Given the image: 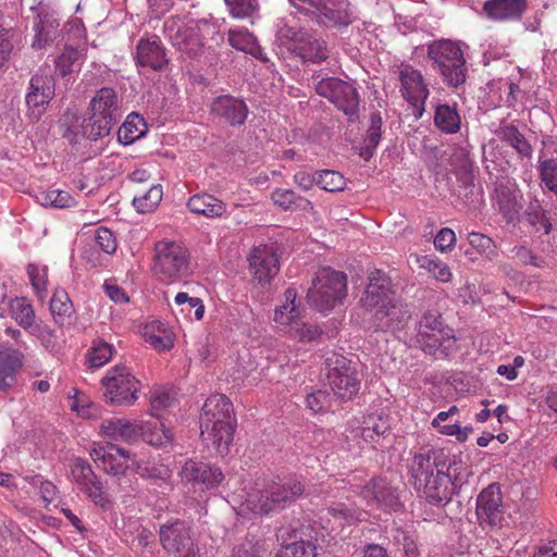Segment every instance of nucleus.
Segmentation results:
<instances>
[{"label": "nucleus", "instance_id": "nucleus-1", "mask_svg": "<svg viewBox=\"0 0 557 557\" xmlns=\"http://www.w3.org/2000/svg\"><path fill=\"white\" fill-rule=\"evenodd\" d=\"M236 428L232 401L223 394H213L205 401L200 414V435L219 454L228 451Z\"/></svg>", "mask_w": 557, "mask_h": 557}, {"label": "nucleus", "instance_id": "nucleus-2", "mask_svg": "<svg viewBox=\"0 0 557 557\" xmlns=\"http://www.w3.org/2000/svg\"><path fill=\"white\" fill-rule=\"evenodd\" d=\"M409 473L414 488L433 505L448 503L456 492V483L445 473L444 465L440 466L435 453L433 457L430 453L416 454Z\"/></svg>", "mask_w": 557, "mask_h": 557}, {"label": "nucleus", "instance_id": "nucleus-3", "mask_svg": "<svg viewBox=\"0 0 557 557\" xmlns=\"http://www.w3.org/2000/svg\"><path fill=\"white\" fill-rule=\"evenodd\" d=\"M304 484L296 479L285 482H268L262 487L248 494L247 507L257 515L268 516L277 512L302 495Z\"/></svg>", "mask_w": 557, "mask_h": 557}, {"label": "nucleus", "instance_id": "nucleus-4", "mask_svg": "<svg viewBox=\"0 0 557 557\" xmlns=\"http://www.w3.org/2000/svg\"><path fill=\"white\" fill-rule=\"evenodd\" d=\"M91 112L88 123L83 126V135L90 140H97L110 134V131L121 116L120 99L111 87H102L89 102Z\"/></svg>", "mask_w": 557, "mask_h": 557}, {"label": "nucleus", "instance_id": "nucleus-5", "mask_svg": "<svg viewBox=\"0 0 557 557\" xmlns=\"http://www.w3.org/2000/svg\"><path fill=\"white\" fill-rule=\"evenodd\" d=\"M428 57L432 67L437 70L444 82L450 87L465 84L468 70L460 47L451 40H438L428 48Z\"/></svg>", "mask_w": 557, "mask_h": 557}, {"label": "nucleus", "instance_id": "nucleus-6", "mask_svg": "<svg viewBox=\"0 0 557 557\" xmlns=\"http://www.w3.org/2000/svg\"><path fill=\"white\" fill-rule=\"evenodd\" d=\"M417 341L425 354L435 358H446L456 350L454 331L444 323L438 313H424L420 321Z\"/></svg>", "mask_w": 557, "mask_h": 557}, {"label": "nucleus", "instance_id": "nucleus-7", "mask_svg": "<svg viewBox=\"0 0 557 557\" xmlns=\"http://www.w3.org/2000/svg\"><path fill=\"white\" fill-rule=\"evenodd\" d=\"M347 293V277L344 273L321 269L309 288L307 297L319 311H330L342 302Z\"/></svg>", "mask_w": 557, "mask_h": 557}, {"label": "nucleus", "instance_id": "nucleus-8", "mask_svg": "<svg viewBox=\"0 0 557 557\" xmlns=\"http://www.w3.org/2000/svg\"><path fill=\"white\" fill-rule=\"evenodd\" d=\"M103 396L108 404L129 407L138 399L141 388L140 381L132 370L122 364L110 368L101 379Z\"/></svg>", "mask_w": 557, "mask_h": 557}, {"label": "nucleus", "instance_id": "nucleus-9", "mask_svg": "<svg viewBox=\"0 0 557 557\" xmlns=\"http://www.w3.org/2000/svg\"><path fill=\"white\" fill-rule=\"evenodd\" d=\"M153 271L162 281H178L190 273L187 248L177 242L161 240L154 247Z\"/></svg>", "mask_w": 557, "mask_h": 557}, {"label": "nucleus", "instance_id": "nucleus-10", "mask_svg": "<svg viewBox=\"0 0 557 557\" xmlns=\"http://www.w3.org/2000/svg\"><path fill=\"white\" fill-rule=\"evenodd\" d=\"M163 28L173 47L185 58L196 59L202 53L203 40L197 22L171 16L164 22Z\"/></svg>", "mask_w": 557, "mask_h": 557}, {"label": "nucleus", "instance_id": "nucleus-11", "mask_svg": "<svg viewBox=\"0 0 557 557\" xmlns=\"http://www.w3.org/2000/svg\"><path fill=\"white\" fill-rule=\"evenodd\" d=\"M325 364L329 385L338 398L348 400L357 395L360 381L356 369L347 358L332 355L326 359Z\"/></svg>", "mask_w": 557, "mask_h": 557}, {"label": "nucleus", "instance_id": "nucleus-12", "mask_svg": "<svg viewBox=\"0 0 557 557\" xmlns=\"http://www.w3.org/2000/svg\"><path fill=\"white\" fill-rule=\"evenodd\" d=\"M398 79L403 98L414 108L418 117L422 116L425 101L430 95L423 75L411 65H401L398 71Z\"/></svg>", "mask_w": 557, "mask_h": 557}, {"label": "nucleus", "instance_id": "nucleus-13", "mask_svg": "<svg viewBox=\"0 0 557 557\" xmlns=\"http://www.w3.org/2000/svg\"><path fill=\"white\" fill-rule=\"evenodd\" d=\"M90 456L104 472L114 476L125 474L136 463L135 456L116 444H98L90 451Z\"/></svg>", "mask_w": 557, "mask_h": 557}, {"label": "nucleus", "instance_id": "nucleus-14", "mask_svg": "<svg viewBox=\"0 0 557 557\" xmlns=\"http://www.w3.org/2000/svg\"><path fill=\"white\" fill-rule=\"evenodd\" d=\"M71 476L77 488L95 505L104 507L108 496L101 480L96 475L91 466L82 458H76L71 465Z\"/></svg>", "mask_w": 557, "mask_h": 557}, {"label": "nucleus", "instance_id": "nucleus-15", "mask_svg": "<svg viewBox=\"0 0 557 557\" xmlns=\"http://www.w3.org/2000/svg\"><path fill=\"white\" fill-rule=\"evenodd\" d=\"M55 82L51 74L39 70L29 81V90L26 94V104L30 115L38 120L46 111L54 97Z\"/></svg>", "mask_w": 557, "mask_h": 557}, {"label": "nucleus", "instance_id": "nucleus-16", "mask_svg": "<svg viewBox=\"0 0 557 557\" xmlns=\"http://www.w3.org/2000/svg\"><path fill=\"white\" fill-rule=\"evenodd\" d=\"M396 297L391 278L383 271L375 270L369 276V284L361 298V304L366 310L375 313L377 309Z\"/></svg>", "mask_w": 557, "mask_h": 557}, {"label": "nucleus", "instance_id": "nucleus-17", "mask_svg": "<svg viewBox=\"0 0 557 557\" xmlns=\"http://www.w3.org/2000/svg\"><path fill=\"white\" fill-rule=\"evenodd\" d=\"M181 480L184 484L200 486L202 490L216 487L223 480L224 474L218 467L209 463L188 459L180 471Z\"/></svg>", "mask_w": 557, "mask_h": 557}, {"label": "nucleus", "instance_id": "nucleus-18", "mask_svg": "<svg viewBox=\"0 0 557 557\" xmlns=\"http://www.w3.org/2000/svg\"><path fill=\"white\" fill-rule=\"evenodd\" d=\"M410 318L408 305L396 297L373 313V326L375 331L396 332L403 330Z\"/></svg>", "mask_w": 557, "mask_h": 557}, {"label": "nucleus", "instance_id": "nucleus-19", "mask_svg": "<svg viewBox=\"0 0 557 557\" xmlns=\"http://www.w3.org/2000/svg\"><path fill=\"white\" fill-rule=\"evenodd\" d=\"M248 261L250 274L253 281L259 284H269L278 273V259L272 247H255L248 257Z\"/></svg>", "mask_w": 557, "mask_h": 557}, {"label": "nucleus", "instance_id": "nucleus-20", "mask_svg": "<svg viewBox=\"0 0 557 557\" xmlns=\"http://www.w3.org/2000/svg\"><path fill=\"white\" fill-rule=\"evenodd\" d=\"M503 497L498 484H491L476 498V516L481 525L495 527L502 519Z\"/></svg>", "mask_w": 557, "mask_h": 557}, {"label": "nucleus", "instance_id": "nucleus-21", "mask_svg": "<svg viewBox=\"0 0 557 557\" xmlns=\"http://www.w3.org/2000/svg\"><path fill=\"white\" fill-rule=\"evenodd\" d=\"M159 539L169 554H177L191 544L190 527L180 519L168 520L160 525Z\"/></svg>", "mask_w": 557, "mask_h": 557}, {"label": "nucleus", "instance_id": "nucleus-22", "mask_svg": "<svg viewBox=\"0 0 557 557\" xmlns=\"http://www.w3.org/2000/svg\"><path fill=\"white\" fill-rule=\"evenodd\" d=\"M292 51L304 62L321 63L329 58L326 42L308 32H299L294 35Z\"/></svg>", "mask_w": 557, "mask_h": 557}, {"label": "nucleus", "instance_id": "nucleus-23", "mask_svg": "<svg viewBox=\"0 0 557 557\" xmlns=\"http://www.w3.org/2000/svg\"><path fill=\"white\" fill-rule=\"evenodd\" d=\"M135 60L138 66L149 67L153 71H161L169 63L165 49L158 36L138 40Z\"/></svg>", "mask_w": 557, "mask_h": 557}, {"label": "nucleus", "instance_id": "nucleus-24", "mask_svg": "<svg viewBox=\"0 0 557 557\" xmlns=\"http://www.w3.org/2000/svg\"><path fill=\"white\" fill-rule=\"evenodd\" d=\"M528 8V0H486L483 4L486 16L496 22L520 21Z\"/></svg>", "mask_w": 557, "mask_h": 557}, {"label": "nucleus", "instance_id": "nucleus-25", "mask_svg": "<svg viewBox=\"0 0 557 557\" xmlns=\"http://www.w3.org/2000/svg\"><path fill=\"white\" fill-rule=\"evenodd\" d=\"M24 362L25 355L20 348L0 344V391L7 392L14 385Z\"/></svg>", "mask_w": 557, "mask_h": 557}, {"label": "nucleus", "instance_id": "nucleus-26", "mask_svg": "<svg viewBox=\"0 0 557 557\" xmlns=\"http://www.w3.org/2000/svg\"><path fill=\"white\" fill-rule=\"evenodd\" d=\"M361 496L373 508L395 509L398 497L395 490L383 479H373L361 490Z\"/></svg>", "mask_w": 557, "mask_h": 557}, {"label": "nucleus", "instance_id": "nucleus-27", "mask_svg": "<svg viewBox=\"0 0 557 557\" xmlns=\"http://www.w3.org/2000/svg\"><path fill=\"white\" fill-rule=\"evenodd\" d=\"M211 112L224 119L230 125L236 126L245 123L248 108L240 99L232 96H221L212 102Z\"/></svg>", "mask_w": 557, "mask_h": 557}, {"label": "nucleus", "instance_id": "nucleus-28", "mask_svg": "<svg viewBox=\"0 0 557 557\" xmlns=\"http://www.w3.org/2000/svg\"><path fill=\"white\" fill-rule=\"evenodd\" d=\"M139 423L128 419L110 418L100 424V434L114 441L136 442L140 437Z\"/></svg>", "mask_w": 557, "mask_h": 557}, {"label": "nucleus", "instance_id": "nucleus-29", "mask_svg": "<svg viewBox=\"0 0 557 557\" xmlns=\"http://www.w3.org/2000/svg\"><path fill=\"white\" fill-rule=\"evenodd\" d=\"M187 208L190 212L208 219L221 218L226 212V205L221 199L207 193L193 195L187 201Z\"/></svg>", "mask_w": 557, "mask_h": 557}, {"label": "nucleus", "instance_id": "nucleus-30", "mask_svg": "<svg viewBox=\"0 0 557 557\" xmlns=\"http://www.w3.org/2000/svg\"><path fill=\"white\" fill-rule=\"evenodd\" d=\"M143 336L158 351L173 348L175 336L172 330L160 321H151L144 326Z\"/></svg>", "mask_w": 557, "mask_h": 557}, {"label": "nucleus", "instance_id": "nucleus-31", "mask_svg": "<svg viewBox=\"0 0 557 557\" xmlns=\"http://www.w3.org/2000/svg\"><path fill=\"white\" fill-rule=\"evenodd\" d=\"M348 7V3L335 4L330 0H325L324 9H321L314 18L326 27H347L352 22Z\"/></svg>", "mask_w": 557, "mask_h": 557}, {"label": "nucleus", "instance_id": "nucleus-32", "mask_svg": "<svg viewBox=\"0 0 557 557\" xmlns=\"http://www.w3.org/2000/svg\"><path fill=\"white\" fill-rule=\"evenodd\" d=\"M302 308L297 301V292L294 287H288L284 293V302L275 311L273 320L282 326H290L301 317Z\"/></svg>", "mask_w": 557, "mask_h": 557}, {"label": "nucleus", "instance_id": "nucleus-33", "mask_svg": "<svg viewBox=\"0 0 557 557\" xmlns=\"http://www.w3.org/2000/svg\"><path fill=\"white\" fill-rule=\"evenodd\" d=\"M228 44L236 50L251 54L256 59L265 61L261 47L258 45L255 36L247 29H230Z\"/></svg>", "mask_w": 557, "mask_h": 557}, {"label": "nucleus", "instance_id": "nucleus-34", "mask_svg": "<svg viewBox=\"0 0 557 557\" xmlns=\"http://www.w3.org/2000/svg\"><path fill=\"white\" fill-rule=\"evenodd\" d=\"M342 91H336L331 102L334 103L338 110L343 111L348 116L350 122L359 117V96L355 87L347 83V88H342Z\"/></svg>", "mask_w": 557, "mask_h": 557}, {"label": "nucleus", "instance_id": "nucleus-35", "mask_svg": "<svg viewBox=\"0 0 557 557\" xmlns=\"http://www.w3.org/2000/svg\"><path fill=\"white\" fill-rule=\"evenodd\" d=\"M342 91H336L331 102L334 103L338 110L343 111L348 116L350 122L359 117V96L355 87L347 83V88H342Z\"/></svg>", "mask_w": 557, "mask_h": 557}, {"label": "nucleus", "instance_id": "nucleus-36", "mask_svg": "<svg viewBox=\"0 0 557 557\" xmlns=\"http://www.w3.org/2000/svg\"><path fill=\"white\" fill-rule=\"evenodd\" d=\"M147 123L137 113L127 115L125 122L117 131V139L123 145H131L141 138L147 132Z\"/></svg>", "mask_w": 557, "mask_h": 557}, {"label": "nucleus", "instance_id": "nucleus-37", "mask_svg": "<svg viewBox=\"0 0 557 557\" xmlns=\"http://www.w3.org/2000/svg\"><path fill=\"white\" fill-rule=\"evenodd\" d=\"M140 437L151 446L162 447L172 442L173 434L161 421L139 423Z\"/></svg>", "mask_w": 557, "mask_h": 557}, {"label": "nucleus", "instance_id": "nucleus-38", "mask_svg": "<svg viewBox=\"0 0 557 557\" xmlns=\"http://www.w3.org/2000/svg\"><path fill=\"white\" fill-rule=\"evenodd\" d=\"M271 199L275 206L283 210H305L311 211L313 205L310 200L298 196L294 190L287 188H276L271 194Z\"/></svg>", "mask_w": 557, "mask_h": 557}, {"label": "nucleus", "instance_id": "nucleus-39", "mask_svg": "<svg viewBox=\"0 0 557 557\" xmlns=\"http://www.w3.org/2000/svg\"><path fill=\"white\" fill-rule=\"evenodd\" d=\"M115 352L114 347L106 341L94 339L86 352V364L90 370H97L107 364Z\"/></svg>", "mask_w": 557, "mask_h": 557}, {"label": "nucleus", "instance_id": "nucleus-40", "mask_svg": "<svg viewBox=\"0 0 557 557\" xmlns=\"http://www.w3.org/2000/svg\"><path fill=\"white\" fill-rule=\"evenodd\" d=\"M59 27L60 24L54 18H40L39 23L36 25V36L33 41V47L36 49H42L58 40L61 35Z\"/></svg>", "mask_w": 557, "mask_h": 557}, {"label": "nucleus", "instance_id": "nucleus-41", "mask_svg": "<svg viewBox=\"0 0 557 557\" xmlns=\"http://www.w3.org/2000/svg\"><path fill=\"white\" fill-rule=\"evenodd\" d=\"M11 318L24 330L34 325L35 311L28 299L25 297H15L9 305Z\"/></svg>", "mask_w": 557, "mask_h": 557}, {"label": "nucleus", "instance_id": "nucleus-42", "mask_svg": "<svg viewBox=\"0 0 557 557\" xmlns=\"http://www.w3.org/2000/svg\"><path fill=\"white\" fill-rule=\"evenodd\" d=\"M434 123L442 132L456 134L460 129L461 120L456 108L448 104H440L435 110Z\"/></svg>", "mask_w": 557, "mask_h": 557}, {"label": "nucleus", "instance_id": "nucleus-43", "mask_svg": "<svg viewBox=\"0 0 557 557\" xmlns=\"http://www.w3.org/2000/svg\"><path fill=\"white\" fill-rule=\"evenodd\" d=\"M389 429L388 422L381 416L369 414L364 417L360 428V436L367 443L376 442Z\"/></svg>", "mask_w": 557, "mask_h": 557}, {"label": "nucleus", "instance_id": "nucleus-44", "mask_svg": "<svg viewBox=\"0 0 557 557\" xmlns=\"http://www.w3.org/2000/svg\"><path fill=\"white\" fill-rule=\"evenodd\" d=\"M467 239L470 246L485 260L494 261L498 258V246L490 236L480 232H470Z\"/></svg>", "mask_w": 557, "mask_h": 557}, {"label": "nucleus", "instance_id": "nucleus-45", "mask_svg": "<svg viewBox=\"0 0 557 557\" xmlns=\"http://www.w3.org/2000/svg\"><path fill=\"white\" fill-rule=\"evenodd\" d=\"M496 136L498 139L506 141L512 148H515L522 156L531 154V146L525 140L524 136L519 132V129L511 124L502 125L496 131Z\"/></svg>", "mask_w": 557, "mask_h": 557}, {"label": "nucleus", "instance_id": "nucleus-46", "mask_svg": "<svg viewBox=\"0 0 557 557\" xmlns=\"http://www.w3.org/2000/svg\"><path fill=\"white\" fill-rule=\"evenodd\" d=\"M163 190L160 184H151L144 194L135 196L133 206L140 213L152 212L162 200Z\"/></svg>", "mask_w": 557, "mask_h": 557}, {"label": "nucleus", "instance_id": "nucleus-47", "mask_svg": "<svg viewBox=\"0 0 557 557\" xmlns=\"http://www.w3.org/2000/svg\"><path fill=\"white\" fill-rule=\"evenodd\" d=\"M417 261L419 267L428 271L436 281L442 283L451 282L453 272L450 268L440 259L430 256H421Z\"/></svg>", "mask_w": 557, "mask_h": 557}, {"label": "nucleus", "instance_id": "nucleus-48", "mask_svg": "<svg viewBox=\"0 0 557 557\" xmlns=\"http://www.w3.org/2000/svg\"><path fill=\"white\" fill-rule=\"evenodd\" d=\"M50 311L57 322L62 323L73 312V304L63 288H57L50 300Z\"/></svg>", "mask_w": 557, "mask_h": 557}, {"label": "nucleus", "instance_id": "nucleus-49", "mask_svg": "<svg viewBox=\"0 0 557 557\" xmlns=\"http://www.w3.org/2000/svg\"><path fill=\"white\" fill-rule=\"evenodd\" d=\"M135 467L140 476L154 481L166 482L172 475L170 468L160 460H152L146 463L136 460Z\"/></svg>", "mask_w": 557, "mask_h": 557}, {"label": "nucleus", "instance_id": "nucleus-50", "mask_svg": "<svg viewBox=\"0 0 557 557\" xmlns=\"http://www.w3.org/2000/svg\"><path fill=\"white\" fill-rule=\"evenodd\" d=\"M287 333L290 338L301 343H310L319 338L322 334L321 329L311 323L302 322L299 319L288 326Z\"/></svg>", "mask_w": 557, "mask_h": 557}, {"label": "nucleus", "instance_id": "nucleus-51", "mask_svg": "<svg viewBox=\"0 0 557 557\" xmlns=\"http://www.w3.org/2000/svg\"><path fill=\"white\" fill-rule=\"evenodd\" d=\"M515 259L521 265H531L537 269L549 267V262L543 256L536 255L530 247L525 245H517L511 249Z\"/></svg>", "mask_w": 557, "mask_h": 557}, {"label": "nucleus", "instance_id": "nucleus-52", "mask_svg": "<svg viewBox=\"0 0 557 557\" xmlns=\"http://www.w3.org/2000/svg\"><path fill=\"white\" fill-rule=\"evenodd\" d=\"M317 186L330 193H337L345 189L346 180L339 172L323 170L317 172Z\"/></svg>", "mask_w": 557, "mask_h": 557}, {"label": "nucleus", "instance_id": "nucleus-53", "mask_svg": "<svg viewBox=\"0 0 557 557\" xmlns=\"http://www.w3.org/2000/svg\"><path fill=\"white\" fill-rule=\"evenodd\" d=\"M14 29L7 23L3 15H0V69L9 61L13 45Z\"/></svg>", "mask_w": 557, "mask_h": 557}, {"label": "nucleus", "instance_id": "nucleus-54", "mask_svg": "<svg viewBox=\"0 0 557 557\" xmlns=\"http://www.w3.org/2000/svg\"><path fill=\"white\" fill-rule=\"evenodd\" d=\"M27 274L36 295L44 299L47 295L48 269L37 264H28Z\"/></svg>", "mask_w": 557, "mask_h": 557}, {"label": "nucleus", "instance_id": "nucleus-55", "mask_svg": "<svg viewBox=\"0 0 557 557\" xmlns=\"http://www.w3.org/2000/svg\"><path fill=\"white\" fill-rule=\"evenodd\" d=\"M232 17L246 18L259 10L258 0H224Z\"/></svg>", "mask_w": 557, "mask_h": 557}, {"label": "nucleus", "instance_id": "nucleus-56", "mask_svg": "<svg viewBox=\"0 0 557 557\" xmlns=\"http://www.w3.org/2000/svg\"><path fill=\"white\" fill-rule=\"evenodd\" d=\"M539 171L545 186L557 195V159L541 161Z\"/></svg>", "mask_w": 557, "mask_h": 557}, {"label": "nucleus", "instance_id": "nucleus-57", "mask_svg": "<svg viewBox=\"0 0 557 557\" xmlns=\"http://www.w3.org/2000/svg\"><path fill=\"white\" fill-rule=\"evenodd\" d=\"M281 557H315V545L309 541H299L278 552Z\"/></svg>", "mask_w": 557, "mask_h": 557}, {"label": "nucleus", "instance_id": "nucleus-58", "mask_svg": "<svg viewBox=\"0 0 557 557\" xmlns=\"http://www.w3.org/2000/svg\"><path fill=\"white\" fill-rule=\"evenodd\" d=\"M341 87L347 88V82L337 77H326L317 83L315 92L331 101L336 91L341 90Z\"/></svg>", "mask_w": 557, "mask_h": 557}, {"label": "nucleus", "instance_id": "nucleus-59", "mask_svg": "<svg viewBox=\"0 0 557 557\" xmlns=\"http://www.w3.org/2000/svg\"><path fill=\"white\" fill-rule=\"evenodd\" d=\"M79 58V51L72 47H66L64 51L55 59V69L62 76L73 72V65Z\"/></svg>", "mask_w": 557, "mask_h": 557}, {"label": "nucleus", "instance_id": "nucleus-60", "mask_svg": "<svg viewBox=\"0 0 557 557\" xmlns=\"http://www.w3.org/2000/svg\"><path fill=\"white\" fill-rule=\"evenodd\" d=\"M45 203H49L55 208H71L76 201L70 193L60 189H50L42 196Z\"/></svg>", "mask_w": 557, "mask_h": 557}, {"label": "nucleus", "instance_id": "nucleus-61", "mask_svg": "<svg viewBox=\"0 0 557 557\" xmlns=\"http://www.w3.org/2000/svg\"><path fill=\"white\" fill-rule=\"evenodd\" d=\"M174 400L175 399L169 392L161 389L154 391L150 397L151 414L157 418L161 417V412L171 407Z\"/></svg>", "mask_w": 557, "mask_h": 557}, {"label": "nucleus", "instance_id": "nucleus-62", "mask_svg": "<svg viewBox=\"0 0 557 557\" xmlns=\"http://www.w3.org/2000/svg\"><path fill=\"white\" fill-rule=\"evenodd\" d=\"M445 473L449 474V476L453 479V482L456 483V490L461 487V485L467 482L468 476L471 474L469 468L460 459L457 460L456 457H454V459L449 462Z\"/></svg>", "mask_w": 557, "mask_h": 557}, {"label": "nucleus", "instance_id": "nucleus-63", "mask_svg": "<svg viewBox=\"0 0 557 557\" xmlns=\"http://www.w3.org/2000/svg\"><path fill=\"white\" fill-rule=\"evenodd\" d=\"M370 122L371 124L364 141L368 149H374L377 147L382 136L381 129L383 122L380 112L371 113Z\"/></svg>", "mask_w": 557, "mask_h": 557}, {"label": "nucleus", "instance_id": "nucleus-64", "mask_svg": "<svg viewBox=\"0 0 557 557\" xmlns=\"http://www.w3.org/2000/svg\"><path fill=\"white\" fill-rule=\"evenodd\" d=\"M95 240L97 246L106 253H113L116 250L117 243L113 233L106 228L100 227L96 231Z\"/></svg>", "mask_w": 557, "mask_h": 557}]
</instances>
